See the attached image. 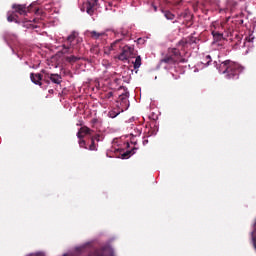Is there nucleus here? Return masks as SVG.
<instances>
[{
	"label": "nucleus",
	"instance_id": "1",
	"mask_svg": "<svg viewBox=\"0 0 256 256\" xmlns=\"http://www.w3.org/2000/svg\"><path fill=\"white\" fill-rule=\"evenodd\" d=\"M218 71L222 73L226 79H239V74L243 71V67L237 62L226 60L221 62Z\"/></svg>",
	"mask_w": 256,
	"mask_h": 256
},
{
	"label": "nucleus",
	"instance_id": "2",
	"mask_svg": "<svg viewBox=\"0 0 256 256\" xmlns=\"http://www.w3.org/2000/svg\"><path fill=\"white\" fill-rule=\"evenodd\" d=\"M77 43H79V40H77V33L76 32H72L64 41L62 47V53L65 55H69L71 53H73V49H75V45H77Z\"/></svg>",
	"mask_w": 256,
	"mask_h": 256
},
{
	"label": "nucleus",
	"instance_id": "3",
	"mask_svg": "<svg viewBox=\"0 0 256 256\" xmlns=\"http://www.w3.org/2000/svg\"><path fill=\"white\" fill-rule=\"evenodd\" d=\"M135 55H137V52H135V48L133 46L125 45L121 53L116 57L119 61H129V59L135 58Z\"/></svg>",
	"mask_w": 256,
	"mask_h": 256
},
{
	"label": "nucleus",
	"instance_id": "4",
	"mask_svg": "<svg viewBox=\"0 0 256 256\" xmlns=\"http://www.w3.org/2000/svg\"><path fill=\"white\" fill-rule=\"evenodd\" d=\"M168 55L174 62V65H179V63H187V59L181 56V51L177 48H169Z\"/></svg>",
	"mask_w": 256,
	"mask_h": 256
},
{
	"label": "nucleus",
	"instance_id": "5",
	"mask_svg": "<svg viewBox=\"0 0 256 256\" xmlns=\"http://www.w3.org/2000/svg\"><path fill=\"white\" fill-rule=\"evenodd\" d=\"M12 9L15 10V13H18L19 15H27L29 13V7L23 4H13Z\"/></svg>",
	"mask_w": 256,
	"mask_h": 256
},
{
	"label": "nucleus",
	"instance_id": "6",
	"mask_svg": "<svg viewBox=\"0 0 256 256\" xmlns=\"http://www.w3.org/2000/svg\"><path fill=\"white\" fill-rule=\"evenodd\" d=\"M30 79L34 85H39V87H43V74L41 73H31Z\"/></svg>",
	"mask_w": 256,
	"mask_h": 256
},
{
	"label": "nucleus",
	"instance_id": "7",
	"mask_svg": "<svg viewBox=\"0 0 256 256\" xmlns=\"http://www.w3.org/2000/svg\"><path fill=\"white\" fill-rule=\"evenodd\" d=\"M120 105L127 111L129 109V92H125L119 96Z\"/></svg>",
	"mask_w": 256,
	"mask_h": 256
},
{
	"label": "nucleus",
	"instance_id": "8",
	"mask_svg": "<svg viewBox=\"0 0 256 256\" xmlns=\"http://www.w3.org/2000/svg\"><path fill=\"white\" fill-rule=\"evenodd\" d=\"M89 37H91V39H103V37H105L107 34L105 32H97L95 30L88 32Z\"/></svg>",
	"mask_w": 256,
	"mask_h": 256
},
{
	"label": "nucleus",
	"instance_id": "9",
	"mask_svg": "<svg viewBox=\"0 0 256 256\" xmlns=\"http://www.w3.org/2000/svg\"><path fill=\"white\" fill-rule=\"evenodd\" d=\"M48 79H50V81H52V83H55L56 85H61V75L59 74H46Z\"/></svg>",
	"mask_w": 256,
	"mask_h": 256
},
{
	"label": "nucleus",
	"instance_id": "10",
	"mask_svg": "<svg viewBox=\"0 0 256 256\" xmlns=\"http://www.w3.org/2000/svg\"><path fill=\"white\" fill-rule=\"evenodd\" d=\"M175 65V62L173 61V58L170 57L169 54H166L161 60H160V65Z\"/></svg>",
	"mask_w": 256,
	"mask_h": 256
},
{
	"label": "nucleus",
	"instance_id": "11",
	"mask_svg": "<svg viewBox=\"0 0 256 256\" xmlns=\"http://www.w3.org/2000/svg\"><path fill=\"white\" fill-rule=\"evenodd\" d=\"M137 151V148H133L132 150H128L125 153L122 154V159H129L131 155H135V152Z\"/></svg>",
	"mask_w": 256,
	"mask_h": 256
},
{
	"label": "nucleus",
	"instance_id": "12",
	"mask_svg": "<svg viewBox=\"0 0 256 256\" xmlns=\"http://www.w3.org/2000/svg\"><path fill=\"white\" fill-rule=\"evenodd\" d=\"M212 35L214 37V41H221L223 39V33L213 30Z\"/></svg>",
	"mask_w": 256,
	"mask_h": 256
},
{
	"label": "nucleus",
	"instance_id": "13",
	"mask_svg": "<svg viewBox=\"0 0 256 256\" xmlns=\"http://www.w3.org/2000/svg\"><path fill=\"white\" fill-rule=\"evenodd\" d=\"M80 133H84V135H93V130L87 126H83L80 128Z\"/></svg>",
	"mask_w": 256,
	"mask_h": 256
},
{
	"label": "nucleus",
	"instance_id": "14",
	"mask_svg": "<svg viewBox=\"0 0 256 256\" xmlns=\"http://www.w3.org/2000/svg\"><path fill=\"white\" fill-rule=\"evenodd\" d=\"M65 59L67 63H77V61L81 60V58L77 56H67Z\"/></svg>",
	"mask_w": 256,
	"mask_h": 256
},
{
	"label": "nucleus",
	"instance_id": "15",
	"mask_svg": "<svg viewBox=\"0 0 256 256\" xmlns=\"http://www.w3.org/2000/svg\"><path fill=\"white\" fill-rule=\"evenodd\" d=\"M164 16L168 21H173V19H175V15L171 13V11H165Z\"/></svg>",
	"mask_w": 256,
	"mask_h": 256
},
{
	"label": "nucleus",
	"instance_id": "16",
	"mask_svg": "<svg viewBox=\"0 0 256 256\" xmlns=\"http://www.w3.org/2000/svg\"><path fill=\"white\" fill-rule=\"evenodd\" d=\"M7 21H9V23H13V21L17 23V15L15 13H11L10 15H8Z\"/></svg>",
	"mask_w": 256,
	"mask_h": 256
},
{
	"label": "nucleus",
	"instance_id": "17",
	"mask_svg": "<svg viewBox=\"0 0 256 256\" xmlns=\"http://www.w3.org/2000/svg\"><path fill=\"white\" fill-rule=\"evenodd\" d=\"M134 69H139L141 67V56H137L135 62H133Z\"/></svg>",
	"mask_w": 256,
	"mask_h": 256
},
{
	"label": "nucleus",
	"instance_id": "18",
	"mask_svg": "<svg viewBox=\"0 0 256 256\" xmlns=\"http://www.w3.org/2000/svg\"><path fill=\"white\" fill-rule=\"evenodd\" d=\"M121 41V39H117L115 42H113L109 47V51H115V48L117 47V45H119V43H121Z\"/></svg>",
	"mask_w": 256,
	"mask_h": 256
},
{
	"label": "nucleus",
	"instance_id": "19",
	"mask_svg": "<svg viewBox=\"0 0 256 256\" xmlns=\"http://www.w3.org/2000/svg\"><path fill=\"white\" fill-rule=\"evenodd\" d=\"M42 73H45L42 81H44V83H47V85H49V83H51V81L49 80V77L47 76V72H45V70H42Z\"/></svg>",
	"mask_w": 256,
	"mask_h": 256
},
{
	"label": "nucleus",
	"instance_id": "20",
	"mask_svg": "<svg viewBox=\"0 0 256 256\" xmlns=\"http://www.w3.org/2000/svg\"><path fill=\"white\" fill-rule=\"evenodd\" d=\"M89 151H97V146L95 145V141L91 140V144L89 146Z\"/></svg>",
	"mask_w": 256,
	"mask_h": 256
},
{
	"label": "nucleus",
	"instance_id": "21",
	"mask_svg": "<svg viewBox=\"0 0 256 256\" xmlns=\"http://www.w3.org/2000/svg\"><path fill=\"white\" fill-rule=\"evenodd\" d=\"M79 145L82 149H87V142L84 139L79 140Z\"/></svg>",
	"mask_w": 256,
	"mask_h": 256
},
{
	"label": "nucleus",
	"instance_id": "22",
	"mask_svg": "<svg viewBox=\"0 0 256 256\" xmlns=\"http://www.w3.org/2000/svg\"><path fill=\"white\" fill-rule=\"evenodd\" d=\"M210 62H211V55H207L205 57V62H203V63H204V65H209Z\"/></svg>",
	"mask_w": 256,
	"mask_h": 256
},
{
	"label": "nucleus",
	"instance_id": "23",
	"mask_svg": "<svg viewBox=\"0 0 256 256\" xmlns=\"http://www.w3.org/2000/svg\"><path fill=\"white\" fill-rule=\"evenodd\" d=\"M100 137H101V135H99V134H96V135H94V136H92L91 137V141H100Z\"/></svg>",
	"mask_w": 256,
	"mask_h": 256
},
{
	"label": "nucleus",
	"instance_id": "24",
	"mask_svg": "<svg viewBox=\"0 0 256 256\" xmlns=\"http://www.w3.org/2000/svg\"><path fill=\"white\" fill-rule=\"evenodd\" d=\"M87 13L89 15H92V13H93V7L91 6V2H89V6L87 7Z\"/></svg>",
	"mask_w": 256,
	"mask_h": 256
},
{
	"label": "nucleus",
	"instance_id": "25",
	"mask_svg": "<svg viewBox=\"0 0 256 256\" xmlns=\"http://www.w3.org/2000/svg\"><path fill=\"white\" fill-rule=\"evenodd\" d=\"M77 137H78L79 141H81V140L83 139V137H85V136H83V132H81L80 129H79V131L77 132Z\"/></svg>",
	"mask_w": 256,
	"mask_h": 256
},
{
	"label": "nucleus",
	"instance_id": "26",
	"mask_svg": "<svg viewBox=\"0 0 256 256\" xmlns=\"http://www.w3.org/2000/svg\"><path fill=\"white\" fill-rule=\"evenodd\" d=\"M117 115H119V113H116L115 112H109V116L112 118V119H115V117H117Z\"/></svg>",
	"mask_w": 256,
	"mask_h": 256
},
{
	"label": "nucleus",
	"instance_id": "27",
	"mask_svg": "<svg viewBox=\"0 0 256 256\" xmlns=\"http://www.w3.org/2000/svg\"><path fill=\"white\" fill-rule=\"evenodd\" d=\"M111 97H113V92H108L106 94V99H111Z\"/></svg>",
	"mask_w": 256,
	"mask_h": 256
},
{
	"label": "nucleus",
	"instance_id": "28",
	"mask_svg": "<svg viewBox=\"0 0 256 256\" xmlns=\"http://www.w3.org/2000/svg\"><path fill=\"white\" fill-rule=\"evenodd\" d=\"M91 1H92V6L97 5V1H98V0H91Z\"/></svg>",
	"mask_w": 256,
	"mask_h": 256
},
{
	"label": "nucleus",
	"instance_id": "29",
	"mask_svg": "<svg viewBox=\"0 0 256 256\" xmlns=\"http://www.w3.org/2000/svg\"><path fill=\"white\" fill-rule=\"evenodd\" d=\"M31 256H41V253L32 254Z\"/></svg>",
	"mask_w": 256,
	"mask_h": 256
},
{
	"label": "nucleus",
	"instance_id": "30",
	"mask_svg": "<svg viewBox=\"0 0 256 256\" xmlns=\"http://www.w3.org/2000/svg\"><path fill=\"white\" fill-rule=\"evenodd\" d=\"M154 11H157V6L153 5Z\"/></svg>",
	"mask_w": 256,
	"mask_h": 256
},
{
	"label": "nucleus",
	"instance_id": "31",
	"mask_svg": "<svg viewBox=\"0 0 256 256\" xmlns=\"http://www.w3.org/2000/svg\"><path fill=\"white\" fill-rule=\"evenodd\" d=\"M235 5H237V2H234V7H235Z\"/></svg>",
	"mask_w": 256,
	"mask_h": 256
}]
</instances>
